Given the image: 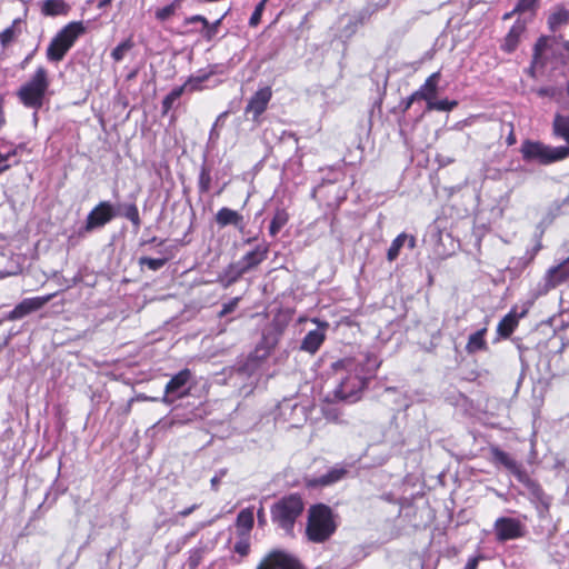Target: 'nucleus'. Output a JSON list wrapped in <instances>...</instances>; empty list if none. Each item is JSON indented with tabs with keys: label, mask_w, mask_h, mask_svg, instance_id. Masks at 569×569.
I'll return each instance as SVG.
<instances>
[{
	"label": "nucleus",
	"mask_w": 569,
	"mask_h": 569,
	"mask_svg": "<svg viewBox=\"0 0 569 569\" xmlns=\"http://www.w3.org/2000/svg\"><path fill=\"white\" fill-rule=\"evenodd\" d=\"M525 311L517 313L516 307L512 308L497 326V335L500 339H508L519 326V319L525 316Z\"/></svg>",
	"instance_id": "nucleus-19"
},
{
	"label": "nucleus",
	"mask_w": 569,
	"mask_h": 569,
	"mask_svg": "<svg viewBox=\"0 0 569 569\" xmlns=\"http://www.w3.org/2000/svg\"><path fill=\"white\" fill-rule=\"evenodd\" d=\"M228 114H229V111H223V112H221V113L218 116V118H217V120H216V122H214V126H213V128H212V130H211V134L213 133L214 128H216L219 123H222V120H223L224 118H227V117H228Z\"/></svg>",
	"instance_id": "nucleus-54"
},
{
	"label": "nucleus",
	"mask_w": 569,
	"mask_h": 569,
	"mask_svg": "<svg viewBox=\"0 0 569 569\" xmlns=\"http://www.w3.org/2000/svg\"><path fill=\"white\" fill-rule=\"evenodd\" d=\"M441 79L440 71L431 73L423 82V84L415 91L419 100H425L427 104L429 101L436 99L438 94L439 82Z\"/></svg>",
	"instance_id": "nucleus-20"
},
{
	"label": "nucleus",
	"mask_w": 569,
	"mask_h": 569,
	"mask_svg": "<svg viewBox=\"0 0 569 569\" xmlns=\"http://www.w3.org/2000/svg\"><path fill=\"white\" fill-rule=\"evenodd\" d=\"M553 130L569 143V117L557 114L553 120Z\"/></svg>",
	"instance_id": "nucleus-33"
},
{
	"label": "nucleus",
	"mask_w": 569,
	"mask_h": 569,
	"mask_svg": "<svg viewBox=\"0 0 569 569\" xmlns=\"http://www.w3.org/2000/svg\"><path fill=\"white\" fill-rule=\"evenodd\" d=\"M541 248H542L541 242H538V243L533 247L532 252H531V254H530V257H529V262H531V261L535 259L536 254L541 250Z\"/></svg>",
	"instance_id": "nucleus-56"
},
{
	"label": "nucleus",
	"mask_w": 569,
	"mask_h": 569,
	"mask_svg": "<svg viewBox=\"0 0 569 569\" xmlns=\"http://www.w3.org/2000/svg\"><path fill=\"white\" fill-rule=\"evenodd\" d=\"M257 516H258V521L260 525H263L266 522V518H264V511H263V508H260L257 512Z\"/></svg>",
	"instance_id": "nucleus-58"
},
{
	"label": "nucleus",
	"mask_w": 569,
	"mask_h": 569,
	"mask_svg": "<svg viewBox=\"0 0 569 569\" xmlns=\"http://www.w3.org/2000/svg\"><path fill=\"white\" fill-rule=\"evenodd\" d=\"M290 214L286 208H277L269 226V234L276 237L289 222Z\"/></svg>",
	"instance_id": "nucleus-27"
},
{
	"label": "nucleus",
	"mask_w": 569,
	"mask_h": 569,
	"mask_svg": "<svg viewBox=\"0 0 569 569\" xmlns=\"http://www.w3.org/2000/svg\"><path fill=\"white\" fill-rule=\"evenodd\" d=\"M71 47V22L51 40L47 49V59L50 62L61 61Z\"/></svg>",
	"instance_id": "nucleus-14"
},
{
	"label": "nucleus",
	"mask_w": 569,
	"mask_h": 569,
	"mask_svg": "<svg viewBox=\"0 0 569 569\" xmlns=\"http://www.w3.org/2000/svg\"><path fill=\"white\" fill-rule=\"evenodd\" d=\"M489 452L491 455L490 462L497 467L502 466L510 473H512L516 479L522 483L530 495L539 501H542L546 493L541 485L530 478L527 471L523 469L522 465L516 461L508 452L503 451L496 445H491L489 447Z\"/></svg>",
	"instance_id": "nucleus-5"
},
{
	"label": "nucleus",
	"mask_w": 569,
	"mask_h": 569,
	"mask_svg": "<svg viewBox=\"0 0 569 569\" xmlns=\"http://www.w3.org/2000/svg\"><path fill=\"white\" fill-rule=\"evenodd\" d=\"M84 27L82 22H76L73 21V41L81 34L84 33Z\"/></svg>",
	"instance_id": "nucleus-51"
},
{
	"label": "nucleus",
	"mask_w": 569,
	"mask_h": 569,
	"mask_svg": "<svg viewBox=\"0 0 569 569\" xmlns=\"http://www.w3.org/2000/svg\"><path fill=\"white\" fill-rule=\"evenodd\" d=\"M550 31L556 32L569 23V10L565 6H556L547 20Z\"/></svg>",
	"instance_id": "nucleus-23"
},
{
	"label": "nucleus",
	"mask_w": 569,
	"mask_h": 569,
	"mask_svg": "<svg viewBox=\"0 0 569 569\" xmlns=\"http://www.w3.org/2000/svg\"><path fill=\"white\" fill-rule=\"evenodd\" d=\"M117 217L114 207L109 201H100L88 214L84 231L100 229Z\"/></svg>",
	"instance_id": "nucleus-11"
},
{
	"label": "nucleus",
	"mask_w": 569,
	"mask_h": 569,
	"mask_svg": "<svg viewBox=\"0 0 569 569\" xmlns=\"http://www.w3.org/2000/svg\"><path fill=\"white\" fill-rule=\"evenodd\" d=\"M416 101H419V98L416 96L415 92H412L409 97H407L400 102L399 107L401 108V112L406 113Z\"/></svg>",
	"instance_id": "nucleus-47"
},
{
	"label": "nucleus",
	"mask_w": 569,
	"mask_h": 569,
	"mask_svg": "<svg viewBox=\"0 0 569 569\" xmlns=\"http://www.w3.org/2000/svg\"><path fill=\"white\" fill-rule=\"evenodd\" d=\"M112 0H88L89 4L96 6L100 10H104L111 4Z\"/></svg>",
	"instance_id": "nucleus-50"
},
{
	"label": "nucleus",
	"mask_w": 569,
	"mask_h": 569,
	"mask_svg": "<svg viewBox=\"0 0 569 569\" xmlns=\"http://www.w3.org/2000/svg\"><path fill=\"white\" fill-rule=\"evenodd\" d=\"M57 295H47L41 297L26 298L19 302L10 312L4 316L8 321L20 320L36 311L42 309Z\"/></svg>",
	"instance_id": "nucleus-12"
},
{
	"label": "nucleus",
	"mask_w": 569,
	"mask_h": 569,
	"mask_svg": "<svg viewBox=\"0 0 569 569\" xmlns=\"http://www.w3.org/2000/svg\"><path fill=\"white\" fill-rule=\"evenodd\" d=\"M538 8L539 0H519L516 4V11H518V14L529 12L531 16H535Z\"/></svg>",
	"instance_id": "nucleus-37"
},
{
	"label": "nucleus",
	"mask_w": 569,
	"mask_h": 569,
	"mask_svg": "<svg viewBox=\"0 0 569 569\" xmlns=\"http://www.w3.org/2000/svg\"><path fill=\"white\" fill-rule=\"evenodd\" d=\"M41 11L46 16H58L68 13V4L62 0H46Z\"/></svg>",
	"instance_id": "nucleus-30"
},
{
	"label": "nucleus",
	"mask_w": 569,
	"mask_h": 569,
	"mask_svg": "<svg viewBox=\"0 0 569 569\" xmlns=\"http://www.w3.org/2000/svg\"><path fill=\"white\" fill-rule=\"evenodd\" d=\"M216 222L219 227L234 226L240 230L243 228V217L236 210L223 207L216 213Z\"/></svg>",
	"instance_id": "nucleus-21"
},
{
	"label": "nucleus",
	"mask_w": 569,
	"mask_h": 569,
	"mask_svg": "<svg viewBox=\"0 0 569 569\" xmlns=\"http://www.w3.org/2000/svg\"><path fill=\"white\" fill-rule=\"evenodd\" d=\"M406 242H408V247L410 249H413L416 247V238H415V236L408 234V238H407Z\"/></svg>",
	"instance_id": "nucleus-59"
},
{
	"label": "nucleus",
	"mask_w": 569,
	"mask_h": 569,
	"mask_svg": "<svg viewBox=\"0 0 569 569\" xmlns=\"http://www.w3.org/2000/svg\"><path fill=\"white\" fill-rule=\"evenodd\" d=\"M243 274H246V271L240 266V262L230 263L219 277V281L224 288H228L236 283Z\"/></svg>",
	"instance_id": "nucleus-26"
},
{
	"label": "nucleus",
	"mask_w": 569,
	"mask_h": 569,
	"mask_svg": "<svg viewBox=\"0 0 569 569\" xmlns=\"http://www.w3.org/2000/svg\"><path fill=\"white\" fill-rule=\"evenodd\" d=\"M240 299H241L240 297H234V298H232L230 301H228L227 303H224V305L222 306V309H221V310L219 311V313H218L219 318H222V317H224V316H227V315H229V313L233 312V311L237 309V307H238V305H239Z\"/></svg>",
	"instance_id": "nucleus-45"
},
{
	"label": "nucleus",
	"mask_w": 569,
	"mask_h": 569,
	"mask_svg": "<svg viewBox=\"0 0 569 569\" xmlns=\"http://www.w3.org/2000/svg\"><path fill=\"white\" fill-rule=\"evenodd\" d=\"M3 124H4V117H3L2 112H0V129L2 128Z\"/></svg>",
	"instance_id": "nucleus-64"
},
{
	"label": "nucleus",
	"mask_w": 569,
	"mask_h": 569,
	"mask_svg": "<svg viewBox=\"0 0 569 569\" xmlns=\"http://www.w3.org/2000/svg\"><path fill=\"white\" fill-rule=\"evenodd\" d=\"M526 31V22L520 19L511 26L510 30L503 38L500 49L506 53H512L519 46L520 38Z\"/></svg>",
	"instance_id": "nucleus-18"
},
{
	"label": "nucleus",
	"mask_w": 569,
	"mask_h": 569,
	"mask_svg": "<svg viewBox=\"0 0 569 569\" xmlns=\"http://www.w3.org/2000/svg\"><path fill=\"white\" fill-rule=\"evenodd\" d=\"M134 47L133 38L130 36L122 42H120L110 53L111 59L114 62H120L123 60L124 56L131 51Z\"/></svg>",
	"instance_id": "nucleus-31"
},
{
	"label": "nucleus",
	"mask_w": 569,
	"mask_h": 569,
	"mask_svg": "<svg viewBox=\"0 0 569 569\" xmlns=\"http://www.w3.org/2000/svg\"><path fill=\"white\" fill-rule=\"evenodd\" d=\"M198 508L197 505H192L188 508H184L183 510L179 511V516L181 517H188L189 515H191L196 509Z\"/></svg>",
	"instance_id": "nucleus-53"
},
{
	"label": "nucleus",
	"mask_w": 569,
	"mask_h": 569,
	"mask_svg": "<svg viewBox=\"0 0 569 569\" xmlns=\"http://www.w3.org/2000/svg\"><path fill=\"white\" fill-rule=\"evenodd\" d=\"M193 373L184 368L173 375L164 386L162 402L172 405L174 401L189 397L192 389Z\"/></svg>",
	"instance_id": "nucleus-8"
},
{
	"label": "nucleus",
	"mask_w": 569,
	"mask_h": 569,
	"mask_svg": "<svg viewBox=\"0 0 569 569\" xmlns=\"http://www.w3.org/2000/svg\"><path fill=\"white\" fill-rule=\"evenodd\" d=\"M407 238L408 234L406 232H401L392 240L391 246L387 251L388 261L392 262L398 258L401 248L405 246L407 241Z\"/></svg>",
	"instance_id": "nucleus-32"
},
{
	"label": "nucleus",
	"mask_w": 569,
	"mask_h": 569,
	"mask_svg": "<svg viewBox=\"0 0 569 569\" xmlns=\"http://www.w3.org/2000/svg\"><path fill=\"white\" fill-rule=\"evenodd\" d=\"M269 250V244L263 242L242 256L239 262L246 273L258 268L268 258Z\"/></svg>",
	"instance_id": "nucleus-16"
},
{
	"label": "nucleus",
	"mask_w": 569,
	"mask_h": 569,
	"mask_svg": "<svg viewBox=\"0 0 569 569\" xmlns=\"http://www.w3.org/2000/svg\"><path fill=\"white\" fill-rule=\"evenodd\" d=\"M17 274V272H9V271H0V279H4L9 276Z\"/></svg>",
	"instance_id": "nucleus-61"
},
{
	"label": "nucleus",
	"mask_w": 569,
	"mask_h": 569,
	"mask_svg": "<svg viewBox=\"0 0 569 569\" xmlns=\"http://www.w3.org/2000/svg\"><path fill=\"white\" fill-rule=\"evenodd\" d=\"M380 365L378 356L372 352H367L359 358L345 357L333 361L330 370L337 381L333 390L335 398L342 401H358Z\"/></svg>",
	"instance_id": "nucleus-1"
},
{
	"label": "nucleus",
	"mask_w": 569,
	"mask_h": 569,
	"mask_svg": "<svg viewBox=\"0 0 569 569\" xmlns=\"http://www.w3.org/2000/svg\"><path fill=\"white\" fill-rule=\"evenodd\" d=\"M569 264V257L560 264L550 268L547 272V283L555 288L560 283L569 279V269L566 266Z\"/></svg>",
	"instance_id": "nucleus-24"
},
{
	"label": "nucleus",
	"mask_w": 569,
	"mask_h": 569,
	"mask_svg": "<svg viewBox=\"0 0 569 569\" xmlns=\"http://www.w3.org/2000/svg\"><path fill=\"white\" fill-rule=\"evenodd\" d=\"M218 29L214 28V26H212L209 21H208V24L207 26H202V30L200 31L201 34H202V38L210 42L212 41L216 36L218 34Z\"/></svg>",
	"instance_id": "nucleus-46"
},
{
	"label": "nucleus",
	"mask_w": 569,
	"mask_h": 569,
	"mask_svg": "<svg viewBox=\"0 0 569 569\" xmlns=\"http://www.w3.org/2000/svg\"><path fill=\"white\" fill-rule=\"evenodd\" d=\"M506 141H507V144H508V146H512V144H515V143H516V141H517V140H516V134H515V132H513V128H512V127H511V130H510V132H509V134H508V137H507V140H506Z\"/></svg>",
	"instance_id": "nucleus-55"
},
{
	"label": "nucleus",
	"mask_w": 569,
	"mask_h": 569,
	"mask_svg": "<svg viewBox=\"0 0 569 569\" xmlns=\"http://www.w3.org/2000/svg\"><path fill=\"white\" fill-rule=\"evenodd\" d=\"M201 23L202 26L208 24V19L201 14H194L184 19V24Z\"/></svg>",
	"instance_id": "nucleus-48"
},
{
	"label": "nucleus",
	"mask_w": 569,
	"mask_h": 569,
	"mask_svg": "<svg viewBox=\"0 0 569 569\" xmlns=\"http://www.w3.org/2000/svg\"><path fill=\"white\" fill-rule=\"evenodd\" d=\"M553 88H550V87H545V88H539L537 90V93L540 96V97H549V96H553Z\"/></svg>",
	"instance_id": "nucleus-52"
},
{
	"label": "nucleus",
	"mask_w": 569,
	"mask_h": 569,
	"mask_svg": "<svg viewBox=\"0 0 569 569\" xmlns=\"http://www.w3.org/2000/svg\"><path fill=\"white\" fill-rule=\"evenodd\" d=\"M256 569H306L296 555L286 549L269 550L257 565Z\"/></svg>",
	"instance_id": "nucleus-9"
},
{
	"label": "nucleus",
	"mask_w": 569,
	"mask_h": 569,
	"mask_svg": "<svg viewBox=\"0 0 569 569\" xmlns=\"http://www.w3.org/2000/svg\"><path fill=\"white\" fill-rule=\"evenodd\" d=\"M515 14H518V11H516V7H515L510 12H506V13L502 16V19H503V20H509V19H511Z\"/></svg>",
	"instance_id": "nucleus-60"
},
{
	"label": "nucleus",
	"mask_w": 569,
	"mask_h": 569,
	"mask_svg": "<svg viewBox=\"0 0 569 569\" xmlns=\"http://www.w3.org/2000/svg\"><path fill=\"white\" fill-rule=\"evenodd\" d=\"M211 173L207 167H202L199 173L198 188L200 193L209 192L211 188Z\"/></svg>",
	"instance_id": "nucleus-38"
},
{
	"label": "nucleus",
	"mask_w": 569,
	"mask_h": 569,
	"mask_svg": "<svg viewBox=\"0 0 569 569\" xmlns=\"http://www.w3.org/2000/svg\"><path fill=\"white\" fill-rule=\"evenodd\" d=\"M319 329L309 331L302 339L300 349L302 351L315 355L326 340V330L329 328L327 321H321L318 318L311 319Z\"/></svg>",
	"instance_id": "nucleus-15"
},
{
	"label": "nucleus",
	"mask_w": 569,
	"mask_h": 569,
	"mask_svg": "<svg viewBox=\"0 0 569 569\" xmlns=\"http://www.w3.org/2000/svg\"><path fill=\"white\" fill-rule=\"evenodd\" d=\"M495 535L498 541L505 542L525 537L526 528L517 518L500 517L493 525Z\"/></svg>",
	"instance_id": "nucleus-10"
},
{
	"label": "nucleus",
	"mask_w": 569,
	"mask_h": 569,
	"mask_svg": "<svg viewBox=\"0 0 569 569\" xmlns=\"http://www.w3.org/2000/svg\"><path fill=\"white\" fill-rule=\"evenodd\" d=\"M48 88V72L43 67H38L34 74L19 88L17 96L23 106L38 110L43 106Z\"/></svg>",
	"instance_id": "nucleus-7"
},
{
	"label": "nucleus",
	"mask_w": 569,
	"mask_h": 569,
	"mask_svg": "<svg viewBox=\"0 0 569 569\" xmlns=\"http://www.w3.org/2000/svg\"><path fill=\"white\" fill-rule=\"evenodd\" d=\"M136 76H137V70H134V71L130 72V73L128 74L127 79H128V80H131V79H133Z\"/></svg>",
	"instance_id": "nucleus-63"
},
{
	"label": "nucleus",
	"mask_w": 569,
	"mask_h": 569,
	"mask_svg": "<svg viewBox=\"0 0 569 569\" xmlns=\"http://www.w3.org/2000/svg\"><path fill=\"white\" fill-rule=\"evenodd\" d=\"M20 27H21V20L16 19V20H13V22L11 23L10 27L4 29L0 33V43L3 49L8 48L10 44H12L18 39V37L21 34Z\"/></svg>",
	"instance_id": "nucleus-28"
},
{
	"label": "nucleus",
	"mask_w": 569,
	"mask_h": 569,
	"mask_svg": "<svg viewBox=\"0 0 569 569\" xmlns=\"http://www.w3.org/2000/svg\"><path fill=\"white\" fill-rule=\"evenodd\" d=\"M293 311L291 310H279L272 321L271 327L274 330L277 335H282L286 330V328L289 326L291 319H292Z\"/></svg>",
	"instance_id": "nucleus-29"
},
{
	"label": "nucleus",
	"mask_w": 569,
	"mask_h": 569,
	"mask_svg": "<svg viewBox=\"0 0 569 569\" xmlns=\"http://www.w3.org/2000/svg\"><path fill=\"white\" fill-rule=\"evenodd\" d=\"M199 562H200V558H199V557H193V556H191V557L189 558V566H190L191 568H197V567H198V565H199Z\"/></svg>",
	"instance_id": "nucleus-57"
},
{
	"label": "nucleus",
	"mask_w": 569,
	"mask_h": 569,
	"mask_svg": "<svg viewBox=\"0 0 569 569\" xmlns=\"http://www.w3.org/2000/svg\"><path fill=\"white\" fill-rule=\"evenodd\" d=\"M233 550L241 557H247L250 552L249 536H240V539L234 543Z\"/></svg>",
	"instance_id": "nucleus-43"
},
{
	"label": "nucleus",
	"mask_w": 569,
	"mask_h": 569,
	"mask_svg": "<svg viewBox=\"0 0 569 569\" xmlns=\"http://www.w3.org/2000/svg\"><path fill=\"white\" fill-rule=\"evenodd\" d=\"M338 513L327 503L310 505L306 518V540L315 545L328 542L338 530Z\"/></svg>",
	"instance_id": "nucleus-3"
},
{
	"label": "nucleus",
	"mask_w": 569,
	"mask_h": 569,
	"mask_svg": "<svg viewBox=\"0 0 569 569\" xmlns=\"http://www.w3.org/2000/svg\"><path fill=\"white\" fill-rule=\"evenodd\" d=\"M17 153V149H10V150H6V151H2L0 149V173L4 172L6 170H8L11 164L7 163L8 160L16 156Z\"/></svg>",
	"instance_id": "nucleus-44"
},
{
	"label": "nucleus",
	"mask_w": 569,
	"mask_h": 569,
	"mask_svg": "<svg viewBox=\"0 0 569 569\" xmlns=\"http://www.w3.org/2000/svg\"><path fill=\"white\" fill-rule=\"evenodd\" d=\"M272 98V89L269 86L258 89L249 99L244 113L252 114V121L256 123L261 122V116L268 109L269 102Z\"/></svg>",
	"instance_id": "nucleus-13"
},
{
	"label": "nucleus",
	"mask_w": 569,
	"mask_h": 569,
	"mask_svg": "<svg viewBox=\"0 0 569 569\" xmlns=\"http://www.w3.org/2000/svg\"><path fill=\"white\" fill-rule=\"evenodd\" d=\"M186 84L173 88L162 100V113L166 114L170 111L173 103L183 94Z\"/></svg>",
	"instance_id": "nucleus-34"
},
{
	"label": "nucleus",
	"mask_w": 569,
	"mask_h": 569,
	"mask_svg": "<svg viewBox=\"0 0 569 569\" xmlns=\"http://www.w3.org/2000/svg\"><path fill=\"white\" fill-rule=\"evenodd\" d=\"M269 0H261L254 8L250 19H249V26L250 27H257L260 21H261V17H262V13L266 9V4Z\"/></svg>",
	"instance_id": "nucleus-42"
},
{
	"label": "nucleus",
	"mask_w": 569,
	"mask_h": 569,
	"mask_svg": "<svg viewBox=\"0 0 569 569\" xmlns=\"http://www.w3.org/2000/svg\"><path fill=\"white\" fill-rule=\"evenodd\" d=\"M213 74V71H210L206 74H202V76H197V77H189L188 80L183 83L186 84V89L189 87V90L190 91H197V90H200L201 87H200V83L209 80V78Z\"/></svg>",
	"instance_id": "nucleus-41"
},
{
	"label": "nucleus",
	"mask_w": 569,
	"mask_h": 569,
	"mask_svg": "<svg viewBox=\"0 0 569 569\" xmlns=\"http://www.w3.org/2000/svg\"><path fill=\"white\" fill-rule=\"evenodd\" d=\"M483 557L481 555L471 557L463 569H477L480 560H482Z\"/></svg>",
	"instance_id": "nucleus-49"
},
{
	"label": "nucleus",
	"mask_w": 569,
	"mask_h": 569,
	"mask_svg": "<svg viewBox=\"0 0 569 569\" xmlns=\"http://www.w3.org/2000/svg\"><path fill=\"white\" fill-rule=\"evenodd\" d=\"M520 152L526 162L547 166L568 158L569 147H550L540 141L527 139L521 143Z\"/></svg>",
	"instance_id": "nucleus-6"
},
{
	"label": "nucleus",
	"mask_w": 569,
	"mask_h": 569,
	"mask_svg": "<svg viewBox=\"0 0 569 569\" xmlns=\"http://www.w3.org/2000/svg\"><path fill=\"white\" fill-rule=\"evenodd\" d=\"M306 510L301 493L290 492L278 498L270 507V519L276 530L283 536L295 538V528Z\"/></svg>",
	"instance_id": "nucleus-4"
},
{
	"label": "nucleus",
	"mask_w": 569,
	"mask_h": 569,
	"mask_svg": "<svg viewBox=\"0 0 569 569\" xmlns=\"http://www.w3.org/2000/svg\"><path fill=\"white\" fill-rule=\"evenodd\" d=\"M254 517L253 511L250 508L242 509L236 519V527L239 536H249V532L253 528Z\"/></svg>",
	"instance_id": "nucleus-25"
},
{
	"label": "nucleus",
	"mask_w": 569,
	"mask_h": 569,
	"mask_svg": "<svg viewBox=\"0 0 569 569\" xmlns=\"http://www.w3.org/2000/svg\"><path fill=\"white\" fill-rule=\"evenodd\" d=\"M169 258H150V257H140L139 258V264L140 266H147L150 270L157 271L161 269L167 262Z\"/></svg>",
	"instance_id": "nucleus-39"
},
{
	"label": "nucleus",
	"mask_w": 569,
	"mask_h": 569,
	"mask_svg": "<svg viewBox=\"0 0 569 569\" xmlns=\"http://www.w3.org/2000/svg\"><path fill=\"white\" fill-rule=\"evenodd\" d=\"M178 7H179V3L176 0L166 7L157 9L154 16H156L157 20L166 21L176 13V10Z\"/></svg>",
	"instance_id": "nucleus-40"
},
{
	"label": "nucleus",
	"mask_w": 569,
	"mask_h": 569,
	"mask_svg": "<svg viewBox=\"0 0 569 569\" xmlns=\"http://www.w3.org/2000/svg\"><path fill=\"white\" fill-rule=\"evenodd\" d=\"M224 16H222L221 18H219L218 20H216L214 22H212L211 24L214 26L216 29L219 30V27L221 24V21L223 19Z\"/></svg>",
	"instance_id": "nucleus-62"
},
{
	"label": "nucleus",
	"mask_w": 569,
	"mask_h": 569,
	"mask_svg": "<svg viewBox=\"0 0 569 569\" xmlns=\"http://www.w3.org/2000/svg\"><path fill=\"white\" fill-rule=\"evenodd\" d=\"M458 106V101L456 100H436L429 101V104H427V111H451Z\"/></svg>",
	"instance_id": "nucleus-36"
},
{
	"label": "nucleus",
	"mask_w": 569,
	"mask_h": 569,
	"mask_svg": "<svg viewBox=\"0 0 569 569\" xmlns=\"http://www.w3.org/2000/svg\"><path fill=\"white\" fill-rule=\"evenodd\" d=\"M487 331V327H483L469 336L465 347L468 355H475L477 352L488 350V343L486 340Z\"/></svg>",
	"instance_id": "nucleus-22"
},
{
	"label": "nucleus",
	"mask_w": 569,
	"mask_h": 569,
	"mask_svg": "<svg viewBox=\"0 0 569 569\" xmlns=\"http://www.w3.org/2000/svg\"><path fill=\"white\" fill-rule=\"evenodd\" d=\"M569 61V41L562 37H540L532 53L531 63L527 70L532 78L545 73L547 69L550 71L563 67Z\"/></svg>",
	"instance_id": "nucleus-2"
},
{
	"label": "nucleus",
	"mask_w": 569,
	"mask_h": 569,
	"mask_svg": "<svg viewBox=\"0 0 569 569\" xmlns=\"http://www.w3.org/2000/svg\"><path fill=\"white\" fill-rule=\"evenodd\" d=\"M122 216L128 219L134 228H139L141 226V218L139 213V209L136 203H128L123 207Z\"/></svg>",
	"instance_id": "nucleus-35"
},
{
	"label": "nucleus",
	"mask_w": 569,
	"mask_h": 569,
	"mask_svg": "<svg viewBox=\"0 0 569 569\" xmlns=\"http://www.w3.org/2000/svg\"><path fill=\"white\" fill-rule=\"evenodd\" d=\"M347 473L348 470L345 467H335L320 477L307 479L306 486L312 489L328 487L342 480Z\"/></svg>",
	"instance_id": "nucleus-17"
}]
</instances>
